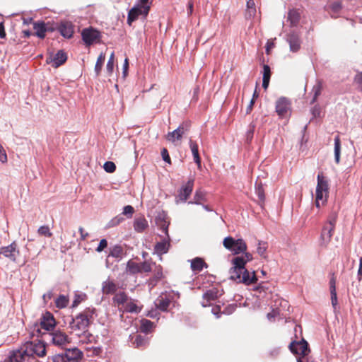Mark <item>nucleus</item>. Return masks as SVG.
<instances>
[{
  "instance_id": "obj_26",
  "label": "nucleus",
  "mask_w": 362,
  "mask_h": 362,
  "mask_svg": "<svg viewBox=\"0 0 362 362\" xmlns=\"http://www.w3.org/2000/svg\"><path fill=\"white\" fill-rule=\"evenodd\" d=\"M300 19V13L298 9L293 8L289 10L288 13V21L290 22L291 26H297Z\"/></svg>"
},
{
  "instance_id": "obj_36",
  "label": "nucleus",
  "mask_w": 362,
  "mask_h": 362,
  "mask_svg": "<svg viewBox=\"0 0 362 362\" xmlns=\"http://www.w3.org/2000/svg\"><path fill=\"white\" fill-rule=\"evenodd\" d=\"M68 303H69V298H68V296H64V295H60L55 300L56 307L59 309L66 308L68 305Z\"/></svg>"
},
{
  "instance_id": "obj_27",
  "label": "nucleus",
  "mask_w": 362,
  "mask_h": 362,
  "mask_svg": "<svg viewBox=\"0 0 362 362\" xmlns=\"http://www.w3.org/2000/svg\"><path fill=\"white\" fill-rule=\"evenodd\" d=\"M207 267V264L200 257H196L191 262V269L194 273H199L204 267Z\"/></svg>"
},
{
  "instance_id": "obj_42",
  "label": "nucleus",
  "mask_w": 362,
  "mask_h": 362,
  "mask_svg": "<svg viewBox=\"0 0 362 362\" xmlns=\"http://www.w3.org/2000/svg\"><path fill=\"white\" fill-rule=\"evenodd\" d=\"M267 247H268L267 243L261 242V241L259 242L258 247H257V252L263 258L267 257Z\"/></svg>"
},
{
  "instance_id": "obj_41",
  "label": "nucleus",
  "mask_w": 362,
  "mask_h": 362,
  "mask_svg": "<svg viewBox=\"0 0 362 362\" xmlns=\"http://www.w3.org/2000/svg\"><path fill=\"white\" fill-rule=\"evenodd\" d=\"M255 192L258 196V198L262 202H264L265 194L263 185L261 182H256L255 184Z\"/></svg>"
},
{
  "instance_id": "obj_39",
  "label": "nucleus",
  "mask_w": 362,
  "mask_h": 362,
  "mask_svg": "<svg viewBox=\"0 0 362 362\" xmlns=\"http://www.w3.org/2000/svg\"><path fill=\"white\" fill-rule=\"evenodd\" d=\"M140 264H138L132 260H129L127 262V271L131 274L140 273Z\"/></svg>"
},
{
  "instance_id": "obj_25",
  "label": "nucleus",
  "mask_w": 362,
  "mask_h": 362,
  "mask_svg": "<svg viewBox=\"0 0 362 362\" xmlns=\"http://www.w3.org/2000/svg\"><path fill=\"white\" fill-rule=\"evenodd\" d=\"M334 229H333V226H324L322 230L320 238L324 245H327L329 243L332 239L333 235Z\"/></svg>"
},
{
  "instance_id": "obj_11",
  "label": "nucleus",
  "mask_w": 362,
  "mask_h": 362,
  "mask_svg": "<svg viewBox=\"0 0 362 362\" xmlns=\"http://www.w3.org/2000/svg\"><path fill=\"white\" fill-rule=\"evenodd\" d=\"M65 349L64 354L57 355L61 356L64 362H79L83 356V352L78 348Z\"/></svg>"
},
{
  "instance_id": "obj_59",
  "label": "nucleus",
  "mask_w": 362,
  "mask_h": 362,
  "mask_svg": "<svg viewBox=\"0 0 362 362\" xmlns=\"http://www.w3.org/2000/svg\"><path fill=\"white\" fill-rule=\"evenodd\" d=\"M83 300V298L80 295H76L74 297V300L72 303L73 307H76L79 305V303Z\"/></svg>"
},
{
  "instance_id": "obj_49",
  "label": "nucleus",
  "mask_w": 362,
  "mask_h": 362,
  "mask_svg": "<svg viewBox=\"0 0 362 362\" xmlns=\"http://www.w3.org/2000/svg\"><path fill=\"white\" fill-rule=\"evenodd\" d=\"M140 273L141 272H149L151 271V263H149L147 261L144 262L143 263L140 264Z\"/></svg>"
},
{
  "instance_id": "obj_51",
  "label": "nucleus",
  "mask_w": 362,
  "mask_h": 362,
  "mask_svg": "<svg viewBox=\"0 0 362 362\" xmlns=\"http://www.w3.org/2000/svg\"><path fill=\"white\" fill-rule=\"evenodd\" d=\"M330 294H331L332 305L334 309H336L337 303H338L337 291H330Z\"/></svg>"
},
{
  "instance_id": "obj_5",
  "label": "nucleus",
  "mask_w": 362,
  "mask_h": 362,
  "mask_svg": "<svg viewBox=\"0 0 362 362\" xmlns=\"http://www.w3.org/2000/svg\"><path fill=\"white\" fill-rule=\"evenodd\" d=\"M317 186L315 190V206L320 208L324 206L327 201L329 194V182L327 177L323 172H319L317 177Z\"/></svg>"
},
{
  "instance_id": "obj_33",
  "label": "nucleus",
  "mask_w": 362,
  "mask_h": 362,
  "mask_svg": "<svg viewBox=\"0 0 362 362\" xmlns=\"http://www.w3.org/2000/svg\"><path fill=\"white\" fill-rule=\"evenodd\" d=\"M154 327V323L149 320L143 319L141 321L140 330L144 333L151 332Z\"/></svg>"
},
{
  "instance_id": "obj_21",
  "label": "nucleus",
  "mask_w": 362,
  "mask_h": 362,
  "mask_svg": "<svg viewBox=\"0 0 362 362\" xmlns=\"http://www.w3.org/2000/svg\"><path fill=\"white\" fill-rule=\"evenodd\" d=\"M170 246V238L169 236H167V238H165L156 244L154 250L158 255H162L168 252Z\"/></svg>"
},
{
  "instance_id": "obj_14",
  "label": "nucleus",
  "mask_w": 362,
  "mask_h": 362,
  "mask_svg": "<svg viewBox=\"0 0 362 362\" xmlns=\"http://www.w3.org/2000/svg\"><path fill=\"white\" fill-rule=\"evenodd\" d=\"M82 39L87 45L97 43L100 41V33L93 28H86L81 33Z\"/></svg>"
},
{
  "instance_id": "obj_28",
  "label": "nucleus",
  "mask_w": 362,
  "mask_h": 362,
  "mask_svg": "<svg viewBox=\"0 0 362 362\" xmlns=\"http://www.w3.org/2000/svg\"><path fill=\"white\" fill-rule=\"evenodd\" d=\"M148 221L144 217H140L135 219L134 228L136 232L141 233L148 227Z\"/></svg>"
},
{
  "instance_id": "obj_10",
  "label": "nucleus",
  "mask_w": 362,
  "mask_h": 362,
  "mask_svg": "<svg viewBox=\"0 0 362 362\" xmlns=\"http://www.w3.org/2000/svg\"><path fill=\"white\" fill-rule=\"evenodd\" d=\"M34 33L33 35L40 39H44L46 33L48 32H53L56 30L50 23H45L44 21H38L33 23Z\"/></svg>"
},
{
  "instance_id": "obj_23",
  "label": "nucleus",
  "mask_w": 362,
  "mask_h": 362,
  "mask_svg": "<svg viewBox=\"0 0 362 362\" xmlns=\"http://www.w3.org/2000/svg\"><path fill=\"white\" fill-rule=\"evenodd\" d=\"M194 180H190L182 187L179 194L180 199L182 201L185 202L188 199L192 192Z\"/></svg>"
},
{
  "instance_id": "obj_47",
  "label": "nucleus",
  "mask_w": 362,
  "mask_h": 362,
  "mask_svg": "<svg viewBox=\"0 0 362 362\" xmlns=\"http://www.w3.org/2000/svg\"><path fill=\"white\" fill-rule=\"evenodd\" d=\"M103 168L107 173H114L116 170L115 164L112 161H107L105 163Z\"/></svg>"
},
{
  "instance_id": "obj_53",
  "label": "nucleus",
  "mask_w": 362,
  "mask_h": 362,
  "mask_svg": "<svg viewBox=\"0 0 362 362\" xmlns=\"http://www.w3.org/2000/svg\"><path fill=\"white\" fill-rule=\"evenodd\" d=\"M107 246V241L105 240V239H102L100 241V243L98 245V246L96 248V251L98 252H102L105 248H106Z\"/></svg>"
},
{
  "instance_id": "obj_3",
  "label": "nucleus",
  "mask_w": 362,
  "mask_h": 362,
  "mask_svg": "<svg viewBox=\"0 0 362 362\" xmlns=\"http://www.w3.org/2000/svg\"><path fill=\"white\" fill-rule=\"evenodd\" d=\"M34 355L43 357L46 355V346L45 343L39 341L37 342L29 341L24 344L19 350L13 351V361H25L27 358Z\"/></svg>"
},
{
  "instance_id": "obj_6",
  "label": "nucleus",
  "mask_w": 362,
  "mask_h": 362,
  "mask_svg": "<svg viewBox=\"0 0 362 362\" xmlns=\"http://www.w3.org/2000/svg\"><path fill=\"white\" fill-rule=\"evenodd\" d=\"M151 4V0H138L136 4L128 12V25H131L140 16L146 18L148 15Z\"/></svg>"
},
{
  "instance_id": "obj_57",
  "label": "nucleus",
  "mask_w": 362,
  "mask_h": 362,
  "mask_svg": "<svg viewBox=\"0 0 362 362\" xmlns=\"http://www.w3.org/2000/svg\"><path fill=\"white\" fill-rule=\"evenodd\" d=\"M337 222V217L333 216L332 218H329L328 221L325 224V226L329 227V226H333V229L335 228V225Z\"/></svg>"
},
{
  "instance_id": "obj_38",
  "label": "nucleus",
  "mask_w": 362,
  "mask_h": 362,
  "mask_svg": "<svg viewBox=\"0 0 362 362\" xmlns=\"http://www.w3.org/2000/svg\"><path fill=\"white\" fill-rule=\"evenodd\" d=\"M341 150V140L339 136L334 138V157L337 163H339Z\"/></svg>"
},
{
  "instance_id": "obj_40",
  "label": "nucleus",
  "mask_w": 362,
  "mask_h": 362,
  "mask_svg": "<svg viewBox=\"0 0 362 362\" xmlns=\"http://www.w3.org/2000/svg\"><path fill=\"white\" fill-rule=\"evenodd\" d=\"M105 59V54L103 53V52L100 53V55L98 57V59H97V62H96V64H95V72L97 76H99V74H100V73L101 71V69H102L103 65L104 64Z\"/></svg>"
},
{
  "instance_id": "obj_17",
  "label": "nucleus",
  "mask_w": 362,
  "mask_h": 362,
  "mask_svg": "<svg viewBox=\"0 0 362 362\" xmlns=\"http://www.w3.org/2000/svg\"><path fill=\"white\" fill-rule=\"evenodd\" d=\"M66 59V54L63 50H59L54 57L49 56V57H47L46 62L47 64H52V66L54 68H58L64 64Z\"/></svg>"
},
{
  "instance_id": "obj_50",
  "label": "nucleus",
  "mask_w": 362,
  "mask_h": 362,
  "mask_svg": "<svg viewBox=\"0 0 362 362\" xmlns=\"http://www.w3.org/2000/svg\"><path fill=\"white\" fill-rule=\"evenodd\" d=\"M161 156H162V158L164 161H165L166 163H168L169 164H171V159H170V157L169 156V153H168L167 148H163L161 150Z\"/></svg>"
},
{
  "instance_id": "obj_31",
  "label": "nucleus",
  "mask_w": 362,
  "mask_h": 362,
  "mask_svg": "<svg viewBox=\"0 0 362 362\" xmlns=\"http://www.w3.org/2000/svg\"><path fill=\"white\" fill-rule=\"evenodd\" d=\"M271 69L269 65L264 64L263 66V78H262V87L264 89H267L269 86L270 78H271Z\"/></svg>"
},
{
  "instance_id": "obj_35",
  "label": "nucleus",
  "mask_w": 362,
  "mask_h": 362,
  "mask_svg": "<svg viewBox=\"0 0 362 362\" xmlns=\"http://www.w3.org/2000/svg\"><path fill=\"white\" fill-rule=\"evenodd\" d=\"M128 300V296L124 292L118 293L113 298L114 303L117 305H124L127 303Z\"/></svg>"
},
{
  "instance_id": "obj_24",
  "label": "nucleus",
  "mask_w": 362,
  "mask_h": 362,
  "mask_svg": "<svg viewBox=\"0 0 362 362\" xmlns=\"http://www.w3.org/2000/svg\"><path fill=\"white\" fill-rule=\"evenodd\" d=\"M170 303L171 300L167 295H161L156 299V305L159 310L167 311Z\"/></svg>"
},
{
  "instance_id": "obj_62",
  "label": "nucleus",
  "mask_w": 362,
  "mask_h": 362,
  "mask_svg": "<svg viewBox=\"0 0 362 362\" xmlns=\"http://www.w3.org/2000/svg\"><path fill=\"white\" fill-rule=\"evenodd\" d=\"M6 36L5 28L3 23H0V38L4 39Z\"/></svg>"
},
{
  "instance_id": "obj_55",
  "label": "nucleus",
  "mask_w": 362,
  "mask_h": 362,
  "mask_svg": "<svg viewBox=\"0 0 362 362\" xmlns=\"http://www.w3.org/2000/svg\"><path fill=\"white\" fill-rule=\"evenodd\" d=\"M329 289L330 291H336V276L334 274H332V277L329 281Z\"/></svg>"
},
{
  "instance_id": "obj_58",
  "label": "nucleus",
  "mask_w": 362,
  "mask_h": 362,
  "mask_svg": "<svg viewBox=\"0 0 362 362\" xmlns=\"http://www.w3.org/2000/svg\"><path fill=\"white\" fill-rule=\"evenodd\" d=\"M0 161L6 163L7 161V156L3 147L0 145Z\"/></svg>"
},
{
  "instance_id": "obj_52",
  "label": "nucleus",
  "mask_w": 362,
  "mask_h": 362,
  "mask_svg": "<svg viewBox=\"0 0 362 362\" xmlns=\"http://www.w3.org/2000/svg\"><path fill=\"white\" fill-rule=\"evenodd\" d=\"M278 315H279V310L278 309H274L267 314V318L270 321H274Z\"/></svg>"
},
{
  "instance_id": "obj_37",
  "label": "nucleus",
  "mask_w": 362,
  "mask_h": 362,
  "mask_svg": "<svg viewBox=\"0 0 362 362\" xmlns=\"http://www.w3.org/2000/svg\"><path fill=\"white\" fill-rule=\"evenodd\" d=\"M256 14V7L254 0H248L247 1V11L246 16L251 18L255 16Z\"/></svg>"
},
{
  "instance_id": "obj_22",
  "label": "nucleus",
  "mask_w": 362,
  "mask_h": 362,
  "mask_svg": "<svg viewBox=\"0 0 362 362\" xmlns=\"http://www.w3.org/2000/svg\"><path fill=\"white\" fill-rule=\"evenodd\" d=\"M189 148L191 149V151L192 153L194 160L197 165L198 169L202 168V164H201V157L199 156V147L198 144L195 141H193L192 139H189Z\"/></svg>"
},
{
  "instance_id": "obj_32",
  "label": "nucleus",
  "mask_w": 362,
  "mask_h": 362,
  "mask_svg": "<svg viewBox=\"0 0 362 362\" xmlns=\"http://www.w3.org/2000/svg\"><path fill=\"white\" fill-rule=\"evenodd\" d=\"M322 89H323L322 82L321 81H317L312 89V93H313V97L310 102L311 104L316 102L317 98L319 97V95H320Z\"/></svg>"
},
{
  "instance_id": "obj_61",
  "label": "nucleus",
  "mask_w": 362,
  "mask_h": 362,
  "mask_svg": "<svg viewBox=\"0 0 362 362\" xmlns=\"http://www.w3.org/2000/svg\"><path fill=\"white\" fill-rule=\"evenodd\" d=\"M255 103V98H252L246 108V114H250L252 112Z\"/></svg>"
},
{
  "instance_id": "obj_13",
  "label": "nucleus",
  "mask_w": 362,
  "mask_h": 362,
  "mask_svg": "<svg viewBox=\"0 0 362 362\" xmlns=\"http://www.w3.org/2000/svg\"><path fill=\"white\" fill-rule=\"evenodd\" d=\"M289 349L294 354L300 355L302 356L308 355L310 352L308 344L303 339L300 341H292L289 345Z\"/></svg>"
},
{
  "instance_id": "obj_9",
  "label": "nucleus",
  "mask_w": 362,
  "mask_h": 362,
  "mask_svg": "<svg viewBox=\"0 0 362 362\" xmlns=\"http://www.w3.org/2000/svg\"><path fill=\"white\" fill-rule=\"evenodd\" d=\"M47 335L50 337L53 344L62 349H66V346L71 342V339L69 336L60 330L48 333Z\"/></svg>"
},
{
  "instance_id": "obj_29",
  "label": "nucleus",
  "mask_w": 362,
  "mask_h": 362,
  "mask_svg": "<svg viewBox=\"0 0 362 362\" xmlns=\"http://www.w3.org/2000/svg\"><path fill=\"white\" fill-rule=\"evenodd\" d=\"M137 302V300L133 299L128 300L124 305L125 311L128 313H139L141 308L138 306Z\"/></svg>"
},
{
  "instance_id": "obj_48",
  "label": "nucleus",
  "mask_w": 362,
  "mask_h": 362,
  "mask_svg": "<svg viewBox=\"0 0 362 362\" xmlns=\"http://www.w3.org/2000/svg\"><path fill=\"white\" fill-rule=\"evenodd\" d=\"M134 213V209L131 205H127L124 207L122 214L128 218L132 217Z\"/></svg>"
},
{
  "instance_id": "obj_4",
  "label": "nucleus",
  "mask_w": 362,
  "mask_h": 362,
  "mask_svg": "<svg viewBox=\"0 0 362 362\" xmlns=\"http://www.w3.org/2000/svg\"><path fill=\"white\" fill-rule=\"evenodd\" d=\"M56 325L57 322L54 315L49 312H46L42 314L39 319V322L34 325L32 334L37 337L47 334L48 333H46V332L52 331L56 327Z\"/></svg>"
},
{
  "instance_id": "obj_46",
  "label": "nucleus",
  "mask_w": 362,
  "mask_h": 362,
  "mask_svg": "<svg viewBox=\"0 0 362 362\" xmlns=\"http://www.w3.org/2000/svg\"><path fill=\"white\" fill-rule=\"evenodd\" d=\"M123 254V250L120 246L114 247L110 252V256L118 258L121 257Z\"/></svg>"
},
{
  "instance_id": "obj_54",
  "label": "nucleus",
  "mask_w": 362,
  "mask_h": 362,
  "mask_svg": "<svg viewBox=\"0 0 362 362\" xmlns=\"http://www.w3.org/2000/svg\"><path fill=\"white\" fill-rule=\"evenodd\" d=\"M163 277V272H162V267L161 266H158L156 267V272L154 274V279L156 281H158L160 279H161V278Z\"/></svg>"
},
{
  "instance_id": "obj_30",
  "label": "nucleus",
  "mask_w": 362,
  "mask_h": 362,
  "mask_svg": "<svg viewBox=\"0 0 362 362\" xmlns=\"http://www.w3.org/2000/svg\"><path fill=\"white\" fill-rule=\"evenodd\" d=\"M342 8L341 2L340 1H331L327 5V10L332 14V17H334L333 14L338 13Z\"/></svg>"
},
{
  "instance_id": "obj_7",
  "label": "nucleus",
  "mask_w": 362,
  "mask_h": 362,
  "mask_svg": "<svg viewBox=\"0 0 362 362\" xmlns=\"http://www.w3.org/2000/svg\"><path fill=\"white\" fill-rule=\"evenodd\" d=\"M0 254L8 258L10 261L19 263L21 252L17 243L14 241L8 246L0 248Z\"/></svg>"
},
{
  "instance_id": "obj_43",
  "label": "nucleus",
  "mask_w": 362,
  "mask_h": 362,
  "mask_svg": "<svg viewBox=\"0 0 362 362\" xmlns=\"http://www.w3.org/2000/svg\"><path fill=\"white\" fill-rule=\"evenodd\" d=\"M194 200L195 204H201L205 200V193L201 190L196 191Z\"/></svg>"
},
{
  "instance_id": "obj_64",
  "label": "nucleus",
  "mask_w": 362,
  "mask_h": 362,
  "mask_svg": "<svg viewBox=\"0 0 362 362\" xmlns=\"http://www.w3.org/2000/svg\"><path fill=\"white\" fill-rule=\"evenodd\" d=\"M52 362H64L63 358L61 356H54L52 358Z\"/></svg>"
},
{
  "instance_id": "obj_56",
  "label": "nucleus",
  "mask_w": 362,
  "mask_h": 362,
  "mask_svg": "<svg viewBox=\"0 0 362 362\" xmlns=\"http://www.w3.org/2000/svg\"><path fill=\"white\" fill-rule=\"evenodd\" d=\"M53 296H54V293H53L52 291H49L48 292L45 293L42 296V298L44 300V302L45 303H47L49 300H51Z\"/></svg>"
},
{
  "instance_id": "obj_20",
  "label": "nucleus",
  "mask_w": 362,
  "mask_h": 362,
  "mask_svg": "<svg viewBox=\"0 0 362 362\" xmlns=\"http://www.w3.org/2000/svg\"><path fill=\"white\" fill-rule=\"evenodd\" d=\"M118 289V284L110 279L102 284V292L105 295L114 294Z\"/></svg>"
},
{
  "instance_id": "obj_12",
  "label": "nucleus",
  "mask_w": 362,
  "mask_h": 362,
  "mask_svg": "<svg viewBox=\"0 0 362 362\" xmlns=\"http://www.w3.org/2000/svg\"><path fill=\"white\" fill-rule=\"evenodd\" d=\"M223 291H220L217 288H212L208 291H206L202 297V301L201 304L203 307L210 306L211 305V302L214 301L221 297L223 295Z\"/></svg>"
},
{
  "instance_id": "obj_8",
  "label": "nucleus",
  "mask_w": 362,
  "mask_h": 362,
  "mask_svg": "<svg viewBox=\"0 0 362 362\" xmlns=\"http://www.w3.org/2000/svg\"><path fill=\"white\" fill-rule=\"evenodd\" d=\"M191 124L188 121L183 122L179 127L166 135V139L172 143L180 141L185 134L190 129Z\"/></svg>"
},
{
  "instance_id": "obj_16",
  "label": "nucleus",
  "mask_w": 362,
  "mask_h": 362,
  "mask_svg": "<svg viewBox=\"0 0 362 362\" xmlns=\"http://www.w3.org/2000/svg\"><path fill=\"white\" fill-rule=\"evenodd\" d=\"M287 42L290 46V50L293 52H296L300 49L301 39L300 34L297 32L293 31L287 35Z\"/></svg>"
},
{
  "instance_id": "obj_2",
  "label": "nucleus",
  "mask_w": 362,
  "mask_h": 362,
  "mask_svg": "<svg viewBox=\"0 0 362 362\" xmlns=\"http://www.w3.org/2000/svg\"><path fill=\"white\" fill-rule=\"evenodd\" d=\"M95 313L94 308H87L76 315L70 322L71 332L78 337L81 344H90L95 340L94 336L89 332V327L94 320Z\"/></svg>"
},
{
  "instance_id": "obj_60",
  "label": "nucleus",
  "mask_w": 362,
  "mask_h": 362,
  "mask_svg": "<svg viewBox=\"0 0 362 362\" xmlns=\"http://www.w3.org/2000/svg\"><path fill=\"white\" fill-rule=\"evenodd\" d=\"M78 230L81 234V240H85L89 236V234L87 232H85L83 228L80 227Z\"/></svg>"
},
{
  "instance_id": "obj_19",
  "label": "nucleus",
  "mask_w": 362,
  "mask_h": 362,
  "mask_svg": "<svg viewBox=\"0 0 362 362\" xmlns=\"http://www.w3.org/2000/svg\"><path fill=\"white\" fill-rule=\"evenodd\" d=\"M156 223L158 228H160L168 237V226H169V220L167 214L162 211L158 214L156 217Z\"/></svg>"
},
{
  "instance_id": "obj_45",
  "label": "nucleus",
  "mask_w": 362,
  "mask_h": 362,
  "mask_svg": "<svg viewBox=\"0 0 362 362\" xmlns=\"http://www.w3.org/2000/svg\"><path fill=\"white\" fill-rule=\"evenodd\" d=\"M114 62H115V54L112 52L108 59V62L106 65V69L108 74L110 75L113 72L114 69Z\"/></svg>"
},
{
  "instance_id": "obj_18",
  "label": "nucleus",
  "mask_w": 362,
  "mask_h": 362,
  "mask_svg": "<svg viewBox=\"0 0 362 362\" xmlns=\"http://www.w3.org/2000/svg\"><path fill=\"white\" fill-rule=\"evenodd\" d=\"M60 34L66 37L71 38L74 33V25L69 21H62L56 28Z\"/></svg>"
},
{
  "instance_id": "obj_63",
  "label": "nucleus",
  "mask_w": 362,
  "mask_h": 362,
  "mask_svg": "<svg viewBox=\"0 0 362 362\" xmlns=\"http://www.w3.org/2000/svg\"><path fill=\"white\" fill-rule=\"evenodd\" d=\"M212 313L214 315H216L217 317H219V313H221V306L216 305L212 308Z\"/></svg>"
},
{
  "instance_id": "obj_44",
  "label": "nucleus",
  "mask_w": 362,
  "mask_h": 362,
  "mask_svg": "<svg viewBox=\"0 0 362 362\" xmlns=\"http://www.w3.org/2000/svg\"><path fill=\"white\" fill-rule=\"evenodd\" d=\"M37 233L40 235L50 238L52 233L50 232V229L48 226H42L38 228Z\"/></svg>"
},
{
  "instance_id": "obj_15",
  "label": "nucleus",
  "mask_w": 362,
  "mask_h": 362,
  "mask_svg": "<svg viewBox=\"0 0 362 362\" xmlns=\"http://www.w3.org/2000/svg\"><path fill=\"white\" fill-rule=\"evenodd\" d=\"M291 110V102L285 98L281 97L276 102V112L281 117H285L288 115Z\"/></svg>"
},
{
  "instance_id": "obj_34",
  "label": "nucleus",
  "mask_w": 362,
  "mask_h": 362,
  "mask_svg": "<svg viewBox=\"0 0 362 362\" xmlns=\"http://www.w3.org/2000/svg\"><path fill=\"white\" fill-rule=\"evenodd\" d=\"M132 343L136 348H144L147 346L148 340L144 337L137 334L136 335Z\"/></svg>"
},
{
  "instance_id": "obj_1",
  "label": "nucleus",
  "mask_w": 362,
  "mask_h": 362,
  "mask_svg": "<svg viewBox=\"0 0 362 362\" xmlns=\"http://www.w3.org/2000/svg\"><path fill=\"white\" fill-rule=\"evenodd\" d=\"M223 245L226 249L234 255L244 253V255L237 256L232 259L233 267L229 271L230 279L246 285L255 284L257 281L255 272H250L245 269L246 263L252 259V254L246 252L247 246L245 241L241 238L235 240L228 236L223 239Z\"/></svg>"
}]
</instances>
